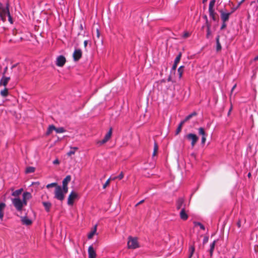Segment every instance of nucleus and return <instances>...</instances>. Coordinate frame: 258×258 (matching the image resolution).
<instances>
[{"instance_id":"58836bf2","label":"nucleus","mask_w":258,"mask_h":258,"mask_svg":"<svg viewBox=\"0 0 258 258\" xmlns=\"http://www.w3.org/2000/svg\"><path fill=\"white\" fill-rule=\"evenodd\" d=\"M62 190L63 191V192L65 195L66 193H67L68 191V187L67 185L66 186V185H62L61 187Z\"/></svg>"},{"instance_id":"a878e982","label":"nucleus","mask_w":258,"mask_h":258,"mask_svg":"<svg viewBox=\"0 0 258 258\" xmlns=\"http://www.w3.org/2000/svg\"><path fill=\"white\" fill-rule=\"evenodd\" d=\"M32 198L31 194L27 191L24 192L23 194V199L28 200Z\"/></svg>"},{"instance_id":"393cba45","label":"nucleus","mask_w":258,"mask_h":258,"mask_svg":"<svg viewBox=\"0 0 258 258\" xmlns=\"http://www.w3.org/2000/svg\"><path fill=\"white\" fill-rule=\"evenodd\" d=\"M55 126L54 125L51 124V125H49L47 131L46 132V135H48L50 134L51 133V132L53 131H55Z\"/></svg>"},{"instance_id":"4468645a","label":"nucleus","mask_w":258,"mask_h":258,"mask_svg":"<svg viewBox=\"0 0 258 258\" xmlns=\"http://www.w3.org/2000/svg\"><path fill=\"white\" fill-rule=\"evenodd\" d=\"M181 57V53H179L177 56L176 57L174 61V64L172 66L171 71H175L176 70V69L177 68V63L179 62Z\"/></svg>"},{"instance_id":"f257e3e1","label":"nucleus","mask_w":258,"mask_h":258,"mask_svg":"<svg viewBox=\"0 0 258 258\" xmlns=\"http://www.w3.org/2000/svg\"><path fill=\"white\" fill-rule=\"evenodd\" d=\"M7 17H8V20L10 23L13 24V19L9 11V4L7 3L6 6H4L0 3V20L5 22L6 21Z\"/></svg>"},{"instance_id":"79ce46f5","label":"nucleus","mask_w":258,"mask_h":258,"mask_svg":"<svg viewBox=\"0 0 258 258\" xmlns=\"http://www.w3.org/2000/svg\"><path fill=\"white\" fill-rule=\"evenodd\" d=\"M110 178L107 180L105 183L103 185V188H105L109 184Z\"/></svg>"},{"instance_id":"4c0bfd02","label":"nucleus","mask_w":258,"mask_h":258,"mask_svg":"<svg viewBox=\"0 0 258 258\" xmlns=\"http://www.w3.org/2000/svg\"><path fill=\"white\" fill-rule=\"evenodd\" d=\"M158 146L157 145V143L155 142L154 145V151L153 153V156H155L158 151Z\"/></svg>"},{"instance_id":"e433bc0d","label":"nucleus","mask_w":258,"mask_h":258,"mask_svg":"<svg viewBox=\"0 0 258 258\" xmlns=\"http://www.w3.org/2000/svg\"><path fill=\"white\" fill-rule=\"evenodd\" d=\"M123 177V173L122 172H121L117 176L113 177L111 179L115 180L116 179H118L119 180H121Z\"/></svg>"},{"instance_id":"680f3d73","label":"nucleus","mask_w":258,"mask_h":258,"mask_svg":"<svg viewBox=\"0 0 258 258\" xmlns=\"http://www.w3.org/2000/svg\"><path fill=\"white\" fill-rule=\"evenodd\" d=\"M188 36V33H185L184 35V37H187Z\"/></svg>"},{"instance_id":"69168bd1","label":"nucleus","mask_w":258,"mask_h":258,"mask_svg":"<svg viewBox=\"0 0 258 258\" xmlns=\"http://www.w3.org/2000/svg\"><path fill=\"white\" fill-rule=\"evenodd\" d=\"M170 80H171V77H169L168 78L167 80H168V81H170Z\"/></svg>"},{"instance_id":"aec40b11","label":"nucleus","mask_w":258,"mask_h":258,"mask_svg":"<svg viewBox=\"0 0 258 258\" xmlns=\"http://www.w3.org/2000/svg\"><path fill=\"white\" fill-rule=\"evenodd\" d=\"M216 51H219L221 50L222 47L220 42V36L217 35L216 38Z\"/></svg>"},{"instance_id":"052dcab7","label":"nucleus","mask_w":258,"mask_h":258,"mask_svg":"<svg viewBox=\"0 0 258 258\" xmlns=\"http://www.w3.org/2000/svg\"><path fill=\"white\" fill-rule=\"evenodd\" d=\"M254 61H256V60H258V55L255 56L254 58Z\"/></svg>"},{"instance_id":"774afa93","label":"nucleus","mask_w":258,"mask_h":258,"mask_svg":"<svg viewBox=\"0 0 258 258\" xmlns=\"http://www.w3.org/2000/svg\"><path fill=\"white\" fill-rule=\"evenodd\" d=\"M257 3H258V0L257 1Z\"/></svg>"},{"instance_id":"37998d69","label":"nucleus","mask_w":258,"mask_h":258,"mask_svg":"<svg viewBox=\"0 0 258 258\" xmlns=\"http://www.w3.org/2000/svg\"><path fill=\"white\" fill-rule=\"evenodd\" d=\"M209 237L208 236H205L203 240V244L207 243L208 241Z\"/></svg>"},{"instance_id":"6e6d98bb","label":"nucleus","mask_w":258,"mask_h":258,"mask_svg":"<svg viewBox=\"0 0 258 258\" xmlns=\"http://www.w3.org/2000/svg\"><path fill=\"white\" fill-rule=\"evenodd\" d=\"M79 29L80 30H83L84 29V27L82 24H81L79 26Z\"/></svg>"},{"instance_id":"bb28decb","label":"nucleus","mask_w":258,"mask_h":258,"mask_svg":"<svg viewBox=\"0 0 258 258\" xmlns=\"http://www.w3.org/2000/svg\"><path fill=\"white\" fill-rule=\"evenodd\" d=\"M35 170V167H32V166H29L26 168V169L25 170V172L26 173H33V172H34Z\"/></svg>"},{"instance_id":"6ab92c4d","label":"nucleus","mask_w":258,"mask_h":258,"mask_svg":"<svg viewBox=\"0 0 258 258\" xmlns=\"http://www.w3.org/2000/svg\"><path fill=\"white\" fill-rule=\"evenodd\" d=\"M42 205L44 207L45 210L47 212H49L51 207V204L49 202H43Z\"/></svg>"},{"instance_id":"a18cd8bd","label":"nucleus","mask_w":258,"mask_h":258,"mask_svg":"<svg viewBox=\"0 0 258 258\" xmlns=\"http://www.w3.org/2000/svg\"><path fill=\"white\" fill-rule=\"evenodd\" d=\"M206 137L207 136L202 137V141H201V143L202 144H205L206 140Z\"/></svg>"},{"instance_id":"dca6fc26","label":"nucleus","mask_w":258,"mask_h":258,"mask_svg":"<svg viewBox=\"0 0 258 258\" xmlns=\"http://www.w3.org/2000/svg\"><path fill=\"white\" fill-rule=\"evenodd\" d=\"M180 218L182 220H186L188 217V215L185 212L184 207H183L179 213Z\"/></svg>"},{"instance_id":"49530a36","label":"nucleus","mask_w":258,"mask_h":258,"mask_svg":"<svg viewBox=\"0 0 258 258\" xmlns=\"http://www.w3.org/2000/svg\"><path fill=\"white\" fill-rule=\"evenodd\" d=\"M27 200H25V199H23V200L22 201V203H23V207L24 206H25V205H27Z\"/></svg>"},{"instance_id":"f03ea898","label":"nucleus","mask_w":258,"mask_h":258,"mask_svg":"<svg viewBox=\"0 0 258 258\" xmlns=\"http://www.w3.org/2000/svg\"><path fill=\"white\" fill-rule=\"evenodd\" d=\"M216 0H211L209 5V16L214 21L218 20V16L214 10V7L215 4Z\"/></svg>"},{"instance_id":"f704fd0d","label":"nucleus","mask_w":258,"mask_h":258,"mask_svg":"<svg viewBox=\"0 0 258 258\" xmlns=\"http://www.w3.org/2000/svg\"><path fill=\"white\" fill-rule=\"evenodd\" d=\"M207 34H206V37L207 38H209L210 35H211V30H210V28H211V25L210 24H208L207 25Z\"/></svg>"},{"instance_id":"cd10ccee","label":"nucleus","mask_w":258,"mask_h":258,"mask_svg":"<svg viewBox=\"0 0 258 258\" xmlns=\"http://www.w3.org/2000/svg\"><path fill=\"white\" fill-rule=\"evenodd\" d=\"M184 66H182L179 67L177 70V72L179 75V78L180 79L182 77V75L183 72Z\"/></svg>"},{"instance_id":"09e8293b","label":"nucleus","mask_w":258,"mask_h":258,"mask_svg":"<svg viewBox=\"0 0 258 258\" xmlns=\"http://www.w3.org/2000/svg\"><path fill=\"white\" fill-rule=\"evenodd\" d=\"M8 70V67H5V68L4 69V72L3 73V76H5V74L6 73L7 71Z\"/></svg>"},{"instance_id":"ea45409f","label":"nucleus","mask_w":258,"mask_h":258,"mask_svg":"<svg viewBox=\"0 0 258 258\" xmlns=\"http://www.w3.org/2000/svg\"><path fill=\"white\" fill-rule=\"evenodd\" d=\"M57 186H58L57 184V183L56 182H53V183H50V184H48L47 185H46V187L47 188H49L50 187H54L55 186V187Z\"/></svg>"},{"instance_id":"4be33fe9","label":"nucleus","mask_w":258,"mask_h":258,"mask_svg":"<svg viewBox=\"0 0 258 258\" xmlns=\"http://www.w3.org/2000/svg\"><path fill=\"white\" fill-rule=\"evenodd\" d=\"M216 242H217V240H215L210 244V248L209 249V252H210L211 256H212V255H213V253L214 252V250L215 248V246Z\"/></svg>"},{"instance_id":"c03bdc74","label":"nucleus","mask_w":258,"mask_h":258,"mask_svg":"<svg viewBox=\"0 0 258 258\" xmlns=\"http://www.w3.org/2000/svg\"><path fill=\"white\" fill-rule=\"evenodd\" d=\"M226 27V22H222V24L221 26L220 29L223 30V29H225Z\"/></svg>"},{"instance_id":"f3484780","label":"nucleus","mask_w":258,"mask_h":258,"mask_svg":"<svg viewBox=\"0 0 258 258\" xmlns=\"http://www.w3.org/2000/svg\"><path fill=\"white\" fill-rule=\"evenodd\" d=\"M10 80V77H6L5 76H3V77L0 80V85H3L6 87Z\"/></svg>"},{"instance_id":"de8ad7c7","label":"nucleus","mask_w":258,"mask_h":258,"mask_svg":"<svg viewBox=\"0 0 258 258\" xmlns=\"http://www.w3.org/2000/svg\"><path fill=\"white\" fill-rule=\"evenodd\" d=\"M204 18L206 20V26L208 24H210L208 22V18H207V16L206 15H205L204 16Z\"/></svg>"},{"instance_id":"603ef678","label":"nucleus","mask_w":258,"mask_h":258,"mask_svg":"<svg viewBox=\"0 0 258 258\" xmlns=\"http://www.w3.org/2000/svg\"><path fill=\"white\" fill-rule=\"evenodd\" d=\"M144 202V200H142V201H140V202H138L137 204H136V206L137 207V206H139V205H140V204H141L142 203H143Z\"/></svg>"},{"instance_id":"b1692460","label":"nucleus","mask_w":258,"mask_h":258,"mask_svg":"<svg viewBox=\"0 0 258 258\" xmlns=\"http://www.w3.org/2000/svg\"><path fill=\"white\" fill-rule=\"evenodd\" d=\"M78 149V147H71V150L68 152L67 155L69 156H71L72 155L75 154L76 151Z\"/></svg>"},{"instance_id":"20e7f679","label":"nucleus","mask_w":258,"mask_h":258,"mask_svg":"<svg viewBox=\"0 0 258 258\" xmlns=\"http://www.w3.org/2000/svg\"><path fill=\"white\" fill-rule=\"evenodd\" d=\"M185 138L191 142V146L193 148L199 140V137L195 134L189 133L187 134Z\"/></svg>"},{"instance_id":"7c9ffc66","label":"nucleus","mask_w":258,"mask_h":258,"mask_svg":"<svg viewBox=\"0 0 258 258\" xmlns=\"http://www.w3.org/2000/svg\"><path fill=\"white\" fill-rule=\"evenodd\" d=\"M184 123L182 121L180 122L176 130L175 135H178L181 132L182 126Z\"/></svg>"},{"instance_id":"6e6552de","label":"nucleus","mask_w":258,"mask_h":258,"mask_svg":"<svg viewBox=\"0 0 258 258\" xmlns=\"http://www.w3.org/2000/svg\"><path fill=\"white\" fill-rule=\"evenodd\" d=\"M66 62V57L63 55H60L57 57L55 64L58 67H62L64 65Z\"/></svg>"},{"instance_id":"473e14b6","label":"nucleus","mask_w":258,"mask_h":258,"mask_svg":"<svg viewBox=\"0 0 258 258\" xmlns=\"http://www.w3.org/2000/svg\"><path fill=\"white\" fill-rule=\"evenodd\" d=\"M199 134L202 136V137L207 136V134H206L204 128L203 127H200L198 129Z\"/></svg>"},{"instance_id":"423d86ee","label":"nucleus","mask_w":258,"mask_h":258,"mask_svg":"<svg viewBox=\"0 0 258 258\" xmlns=\"http://www.w3.org/2000/svg\"><path fill=\"white\" fill-rule=\"evenodd\" d=\"M12 203L18 211H21L23 208V203L20 198H14L12 200Z\"/></svg>"},{"instance_id":"c9c22d12","label":"nucleus","mask_w":258,"mask_h":258,"mask_svg":"<svg viewBox=\"0 0 258 258\" xmlns=\"http://www.w3.org/2000/svg\"><path fill=\"white\" fill-rule=\"evenodd\" d=\"M55 131L56 133H62L66 132L65 129L63 127H55Z\"/></svg>"},{"instance_id":"39448f33","label":"nucleus","mask_w":258,"mask_h":258,"mask_svg":"<svg viewBox=\"0 0 258 258\" xmlns=\"http://www.w3.org/2000/svg\"><path fill=\"white\" fill-rule=\"evenodd\" d=\"M127 245L129 248L135 249L138 247V242L136 238H133L132 237H128L127 242Z\"/></svg>"},{"instance_id":"1a4fd4ad","label":"nucleus","mask_w":258,"mask_h":258,"mask_svg":"<svg viewBox=\"0 0 258 258\" xmlns=\"http://www.w3.org/2000/svg\"><path fill=\"white\" fill-rule=\"evenodd\" d=\"M82 56V51L80 49H76L73 53L74 60L78 61Z\"/></svg>"},{"instance_id":"bf43d9fd","label":"nucleus","mask_w":258,"mask_h":258,"mask_svg":"<svg viewBox=\"0 0 258 258\" xmlns=\"http://www.w3.org/2000/svg\"><path fill=\"white\" fill-rule=\"evenodd\" d=\"M236 87V84H235V85L233 86V87H232V89H231V93L233 92V91L234 90V89L235 88V87Z\"/></svg>"},{"instance_id":"2f4dec72","label":"nucleus","mask_w":258,"mask_h":258,"mask_svg":"<svg viewBox=\"0 0 258 258\" xmlns=\"http://www.w3.org/2000/svg\"><path fill=\"white\" fill-rule=\"evenodd\" d=\"M1 95L3 97H7L8 95V89L5 88L4 90H2L1 91Z\"/></svg>"},{"instance_id":"9d476101","label":"nucleus","mask_w":258,"mask_h":258,"mask_svg":"<svg viewBox=\"0 0 258 258\" xmlns=\"http://www.w3.org/2000/svg\"><path fill=\"white\" fill-rule=\"evenodd\" d=\"M112 135V128H110L109 131L105 135L103 139L98 142V144L100 145H103L104 143H106L111 138Z\"/></svg>"},{"instance_id":"2eb2a0df","label":"nucleus","mask_w":258,"mask_h":258,"mask_svg":"<svg viewBox=\"0 0 258 258\" xmlns=\"http://www.w3.org/2000/svg\"><path fill=\"white\" fill-rule=\"evenodd\" d=\"M185 206L184 205V199L182 198H178L176 202V206L177 210L182 209V206Z\"/></svg>"},{"instance_id":"0eeeda50","label":"nucleus","mask_w":258,"mask_h":258,"mask_svg":"<svg viewBox=\"0 0 258 258\" xmlns=\"http://www.w3.org/2000/svg\"><path fill=\"white\" fill-rule=\"evenodd\" d=\"M221 15V19L222 21V22H226L228 21L230 16L232 13V12H225L223 10H220L219 11Z\"/></svg>"},{"instance_id":"4d7b16f0","label":"nucleus","mask_w":258,"mask_h":258,"mask_svg":"<svg viewBox=\"0 0 258 258\" xmlns=\"http://www.w3.org/2000/svg\"><path fill=\"white\" fill-rule=\"evenodd\" d=\"M232 105H231V107H230V109L229 110V111L228 112V115H229V114H230V112H231V111L232 110Z\"/></svg>"},{"instance_id":"a211bd4d","label":"nucleus","mask_w":258,"mask_h":258,"mask_svg":"<svg viewBox=\"0 0 258 258\" xmlns=\"http://www.w3.org/2000/svg\"><path fill=\"white\" fill-rule=\"evenodd\" d=\"M6 207V204L4 203H0V219L2 221L3 219L4 212V210Z\"/></svg>"},{"instance_id":"412c9836","label":"nucleus","mask_w":258,"mask_h":258,"mask_svg":"<svg viewBox=\"0 0 258 258\" xmlns=\"http://www.w3.org/2000/svg\"><path fill=\"white\" fill-rule=\"evenodd\" d=\"M197 115V112L194 111V112H192L191 113L189 114V115H188L187 116H186L185 117V118L183 120H182V121H183L184 123H185V122H186L187 121L189 120L192 117L196 116Z\"/></svg>"},{"instance_id":"3c124183","label":"nucleus","mask_w":258,"mask_h":258,"mask_svg":"<svg viewBox=\"0 0 258 258\" xmlns=\"http://www.w3.org/2000/svg\"><path fill=\"white\" fill-rule=\"evenodd\" d=\"M88 40H85L84 42V47L85 48L86 47L87 44H88Z\"/></svg>"},{"instance_id":"0e129e2a","label":"nucleus","mask_w":258,"mask_h":258,"mask_svg":"<svg viewBox=\"0 0 258 258\" xmlns=\"http://www.w3.org/2000/svg\"><path fill=\"white\" fill-rule=\"evenodd\" d=\"M237 8H237H234V9H233V10L232 11V13H233V12H234V11H235Z\"/></svg>"},{"instance_id":"ddd939ff","label":"nucleus","mask_w":258,"mask_h":258,"mask_svg":"<svg viewBox=\"0 0 258 258\" xmlns=\"http://www.w3.org/2000/svg\"><path fill=\"white\" fill-rule=\"evenodd\" d=\"M89 258H96V253L92 245H90L88 248Z\"/></svg>"},{"instance_id":"c756f323","label":"nucleus","mask_w":258,"mask_h":258,"mask_svg":"<svg viewBox=\"0 0 258 258\" xmlns=\"http://www.w3.org/2000/svg\"><path fill=\"white\" fill-rule=\"evenodd\" d=\"M23 190L22 188H20L17 190H16L15 191H13L12 194V195L14 197H17L20 195L22 191Z\"/></svg>"},{"instance_id":"72a5a7b5","label":"nucleus","mask_w":258,"mask_h":258,"mask_svg":"<svg viewBox=\"0 0 258 258\" xmlns=\"http://www.w3.org/2000/svg\"><path fill=\"white\" fill-rule=\"evenodd\" d=\"M194 224L195 226H199L202 230H204L205 229V227L204 225L203 224H202L201 222H194Z\"/></svg>"},{"instance_id":"338daca9","label":"nucleus","mask_w":258,"mask_h":258,"mask_svg":"<svg viewBox=\"0 0 258 258\" xmlns=\"http://www.w3.org/2000/svg\"><path fill=\"white\" fill-rule=\"evenodd\" d=\"M232 258H235L234 256H233Z\"/></svg>"},{"instance_id":"9b49d317","label":"nucleus","mask_w":258,"mask_h":258,"mask_svg":"<svg viewBox=\"0 0 258 258\" xmlns=\"http://www.w3.org/2000/svg\"><path fill=\"white\" fill-rule=\"evenodd\" d=\"M77 197V194L74 191H72L68 197L67 202L68 204L70 206L73 205L74 201Z\"/></svg>"},{"instance_id":"13d9d810","label":"nucleus","mask_w":258,"mask_h":258,"mask_svg":"<svg viewBox=\"0 0 258 258\" xmlns=\"http://www.w3.org/2000/svg\"><path fill=\"white\" fill-rule=\"evenodd\" d=\"M237 225L238 226V228H240V226H241V223H240V221H239L237 223Z\"/></svg>"},{"instance_id":"8fccbe9b","label":"nucleus","mask_w":258,"mask_h":258,"mask_svg":"<svg viewBox=\"0 0 258 258\" xmlns=\"http://www.w3.org/2000/svg\"><path fill=\"white\" fill-rule=\"evenodd\" d=\"M59 160L58 159H55L53 161V163L54 164H59Z\"/></svg>"},{"instance_id":"7ed1b4c3","label":"nucleus","mask_w":258,"mask_h":258,"mask_svg":"<svg viewBox=\"0 0 258 258\" xmlns=\"http://www.w3.org/2000/svg\"><path fill=\"white\" fill-rule=\"evenodd\" d=\"M54 198L60 201H62L64 199V194L60 186H57L55 187L54 191Z\"/></svg>"},{"instance_id":"c85d7f7f","label":"nucleus","mask_w":258,"mask_h":258,"mask_svg":"<svg viewBox=\"0 0 258 258\" xmlns=\"http://www.w3.org/2000/svg\"><path fill=\"white\" fill-rule=\"evenodd\" d=\"M195 249L194 245H191L189 248V254L188 258H191L195 252Z\"/></svg>"},{"instance_id":"e2e57ef3","label":"nucleus","mask_w":258,"mask_h":258,"mask_svg":"<svg viewBox=\"0 0 258 258\" xmlns=\"http://www.w3.org/2000/svg\"><path fill=\"white\" fill-rule=\"evenodd\" d=\"M247 176H248V177H251V173H250V172H249V173H248Z\"/></svg>"},{"instance_id":"a19ab883","label":"nucleus","mask_w":258,"mask_h":258,"mask_svg":"<svg viewBox=\"0 0 258 258\" xmlns=\"http://www.w3.org/2000/svg\"><path fill=\"white\" fill-rule=\"evenodd\" d=\"M96 232V228H95L94 230L92 231H91L88 235V239L92 238V236L94 234L95 232Z\"/></svg>"},{"instance_id":"864d4df0","label":"nucleus","mask_w":258,"mask_h":258,"mask_svg":"<svg viewBox=\"0 0 258 258\" xmlns=\"http://www.w3.org/2000/svg\"><path fill=\"white\" fill-rule=\"evenodd\" d=\"M245 0H241L238 4L237 8H238Z\"/></svg>"},{"instance_id":"5701e85b","label":"nucleus","mask_w":258,"mask_h":258,"mask_svg":"<svg viewBox=\"0 0 258 258\" xmlns=\"http://www.w3.org/2000/svg\"><path fill=\"white\" fill-rule=\"evenodd\" d=\"M71 180V176L70 175H67L62 180V185H66L68 186V183L70 182Z\"/></svg>"},{"instance_id":"5fc2aeb1","label":"nucleus","mask_w":258,"mask_h":258,"mask_svg":"<svg viewBox=\"0 0 258 258\" xmlns=\"http://www.w3.org/2000/svg\"><path fill=\"white\" fill-rule=\"evenodd\" d=\"M96 33H97V37L98 38H99V37H100V32H99V30L98 29H97Z\"/></svg>"},{"instance_id":"f8f14e48","label":"nucleus","mask_w":258,"mask_h":258,"mask_svg":"<svg viewBox=\"0 0 258 258\" xmlns=\"http://www.w3.org/2000/svg\"><path fill=\"white\" fill-rule=\"evenodd\" d=\"M21 221L22 224L26 226H29L32 224V220L29 219L26 216H21Z\"/></svg>"}]
</instances>
